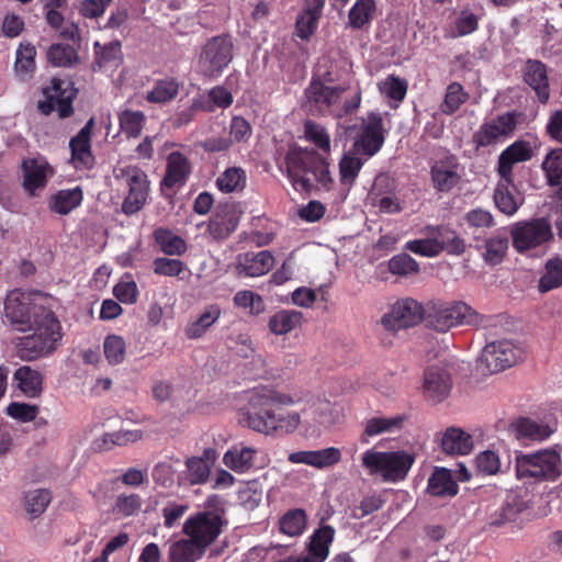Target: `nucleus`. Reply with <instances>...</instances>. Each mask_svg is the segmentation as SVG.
<instances>
[{
    "label": "nucleus",
    "mask_w": 562,
    "mask_h": 562,
    "mask_svg": "<svg viewBox=\"0 0 562 562\" xmlns=\"http://www.w3.org/2000/svg\"><path fill=\"white\" fill-rule=\"evenodd\" d=\"M384 140L385 130L382 114L370 112L362 119L361 128L353 143V150L356 154L372 157L382 148Z\"/></svg>",
    "instance_id": "12"
},
{
    "label": "nucleus",
    "mask_w": 562,
    "mask_h": 562,
    "mask_svg": "<svg viewBox=\"0 0 562 562\" xmlns=\"http://www.w3.org/2000/svg\"><path fill=\"white\" fill-rule=\"evenodd\" d=\"M441 448L447 454L465 456L473 449V440L462 429L450 427L442 435Z\"/></svg>",
    "instance_id": "36"
},
{
    "label": "nucleus",
    "mask_w": 562,
    "mask_h": 562,
    "mask_svg": "<svg viewBox=\"0 0 562 562\" xmlns=\"http://www.w3.org/2000/svg\"><path fill=\"white\" fill-rule=\"evenodd\" d=\"M485 260L491 265H498L508 250V238L506 236H493L485 244Z\"/></svg>",
    "instance_id": "58"
},
{
    "label": "nucleus",
    "mask_w": 562,
    "mask_h": 562,
    "mask_svg": "<svg viewBox=\"0 0 562 562\" xmlns=\"http://www.w3.org/2000/svg\"><path fill=\"white\" fill-rule=\"evenodd\" d=\"M541 167L547 183L551 187L559 188L558 195L562 201V148H557L548 153Z\"/></svg>",
    "instance_id": "41"
},
{
    "label": "nucleus",
    "mask_w": 562,
    "mask_h": 562,
    "mask_svg": "<svg viewBox=\"0 0 562 562\" xmlns=\"http://www.w3.org/2000/svg\"><path fill=\"white\" fill-rule=\"evenodd\" d=\"M258 450L243 442L233 445L223 456V463L236 473H246L255 467Z\"/></svg>",
    "instance_id": "26"
},
{
    "label": "nucleus",
    "mask_w": 562,
    "mask_h": 562,
    "mask_svg": "<svg viewBox=\"0 0 562 562\" xmlns=\"http://www.w3.org/2000/svg\"><path fill=\"white\" fill-rule=\"evenodd\" d=\"M22 170L23 188L31 196H35L37 190L43 189L48 178L53 175L52 167L42 156L24 159Z\"/></svg>",
    "instance_id": "21"
},
{
    "label": "nucleus",
    "mask_w": 562,
    "mask_h": 562,
    "mask_svg": "<svg viewBox=\"0 0 562 562\" xmlns=\"http://www.w3.org/2000/svg\"><path fill=\"white\" fill-rule=\"evenodd\" d=\"M425 315V311L417 301L404 299L397 301L391 311L381 318V325L385 330L396 333L401 329L416 326Z\"/></svg>",
    "instance_id": "14"
},
{
    "label": "nucleus",
    "mask_w": 562,
    "mask_h": 562,
    "mask_svg": "<svg viewBox=\"0 0 562 562\" xmlns=\"http://www.w3.org/2000/svg\"><path fill=\"white\" fill-rule=\"evenodd\" d=\"M46 56L52 66L68 67L70 65V46L60 43L52 44Z\"/></svg>",
    "instance_id": "64"
},
{
    "label": "nucleus",
    "mask_w": 562,
    "mask_h": 562,
    "mask_svg": "<svg viewBox=\"0 0 562 562\" xmlns=\"http://www.w3.org/2000/svg\"><path fill=\"white\" fill-rule=\"evenodd\" d=\"M143 431L139 429L105 432L97 445L101 450H110L116 446L123 447L136 442L143 438Z\"/></svg>",
    "instance_id": "45"
},
{
    "label": "nucleus",
    "mask_w": 562,
    "mask_h": 562,
    "mask_svg": "<svg viewBox=\"0 0 562 562\" xmlns=\"http://www.w3.org/2000/svg\"><path fill=\"white\" fill-rule=\"evenodd\" d=\"M274 265V258L269 250L246 252L237 256L236 270L239 277L259 278L269 272Z\"/></svg>",
    "instance_id": "23"
},
{
    "label": "nucleus",
    "mask_w": 562,
    "mask_h": 562,
    "mask_svg": "<svg viewBox=\"0 0 562 562\" xmlns=\"http://www.w3.org/2000/svg\"><path fill=\"white\" fill-rule=\"evenodd\" d=\"M521 357V351L509 340L487 344L480 357V366L484 373H498L514 366Z\"/></svg>",
    "instance_id": "11"
},
{
    "label": "nucleus",
    "mask_w": 562,
    "mask_h": 562,
    "mask_svg": "<svg viewBox=\"0 0 562 562\" xmlns=\"http://www.w3.org/2000/svg\"><path fill=\"white\" fill-rule=\"evenodd\" d=\"M376 13L375 0H356L348 12L347 26L352 30L368 29Z\"/></svg>",
    "instance_id": "38"
},
{
    "label": "nucleus",
    "mask_w": 562,
    "mask_h": 562,
    "mask_svg": "<svg viewBox=\"0 0 562 562\" xmlns=\"http://www.w3.org/2000/svg\"><path fill=\"white\" fill-rule=\"evenodd\" d=\"M234 58V43L229 35L209 38L196 54L194 71L204 80L220 78Z\"/></svg>",
    "instance_id": "5"
},
{
    "label": "nucleus",
    "mask_w": 562,
    "mask_h": 562,
    "mask_svg": "<svg viewBox=\"0 0 562 562\" xmlns=\"http://www.w3.org/2000/svg\"><path fill=\"white\" fill-rule=\"evenodd\" d=\"M304 137L306 138V140L313 143L321 150L329 153L330 136L323 125L314 121L307 120L304 123Z\"/></svg>",
    "instance_id": "54"
},
{
    "label": "nucleus",
    "mask_w": 562,
    "mask_h": 562,
    "mask_svg": "<svg viewBox=\"0 0 562 562\" xmlns=\"http://www.w3.org/2000/svg\"><path fill=\"white\" fill-rule=\"evenodd\" d=\"M524 78L526 83L533 89L539 101L546 103L550 97L546 66L539 60H528L524 71Z\"/></svg>",
    "instance_id": "29"
},
{
    "label": "nucleus",
    "mask_w": 562,
    "mask_h": 562,
    "mask_svg": "<svg viewBox=\"0 0 562 562\" xmlns=\"http://www.w3.org/2000/svg\"><path fill=\"white\" fill-rule=\"evenodd\" d=\"M515 436L519 440L542 441L551 436L553 429L543 423L528 417H520L512 424Z\"/></svg>",
    "instance_id": "34"
},
{
    "label": "nucleus",
    "mask_w": 562,
    "mask_h": 562,
    "mask_svg": "<svg viewBox=\"0 0 562 562\" xmlns=\"http://www.w3.org/2000/svg\"><path fill=\"white\" fill-rule=\"evenodd\" d=\"M533 155L528 142L517 140L508 146L498 157V173L506 181H510L513 166L516 162L529 160Z\"/></svg>",
    "instance_id": "25"
},
{
    "label": "nucleus",
    "mask_w": 562,
    "mask_h": 562,
    "mask_svg": "<svg viewBox=\"0 0 562 562\" xmlns=\"http://www.w3.org/2000/svg\"><path fill=\"white\" fill-rule=\"evenodd\" d=\"M518 116L519 114L516 112H507L485 121L473 134V143L476 148L488 147L504 142L514 133Z\"/></svg>",
    "instance_id": "13"
},
{
    "label": "nucleus",
    "mask_w": 562,
    "mask_h": 562,
    "mask_svg": "<svg viewBox=\"0 0 562 562\" xmlns=\"http://www.w3.org/2000/svg\"><path fill=\"white\" fill-rule=\"evenodd\" d=\"M380 93L389 99L392 108H397L407 93V81L394 75L387 76L378 83Z\"/></svg>",
    "instance_id": "42"
},
{
    "label": "nucleus",
    "mask_w": 562,
    "mask_h": 562,
    "mask_svg": "<svg viewBox=\"0 0 562 562\" xmlns=\"http://www.w3.org/2000/svg\"><path fill=\"white\" fill-rule=\"evenodd\" d=\"M405 422L404 415L392 417H373L367 420L364 430L360 437L362 443L369 442V437L378 436L383 432H391L402 429Z\"/></svg>",
    "instance_id": "39"
},
{
    "label": "nucleus",
    "mask_w": 562,
    "mask_h": 562,
    "mask_svg": "<svg viewBox=\"0 0 562 562\" xmlns=\"http://www.w3.org/2000/svg\"><path fill=\"white\" fill-rule=\"evenodd\" d=\"M188 481L191 485L203 484L207 481L211 468L203 458L191 457L186 460Z\"/></svg>",
    "instance_id": "57"
},
{
    "label": "nucleus",
    "mask_w": 562,
    "mask_h": 562,
    "mask_svg": "<svg viewBox=\"0 0 562 562\" xmlns=\"http://www.w3.org/2000/svg\"><path fill=\"white\" fill-rule=\"evenodd\" d=\"M94 117H90L85 126L72 136V168L79 177H89L97 160L91 149V137L94 128Z\"/></svg>",
    "instance_id": "15"
},
{
    "label": "nucleus",
    "mask_w": 562,
    "mask_h": 562,
    "mask_svg": "<svg viewBox=\"0 0 562 562\" xmlns=\"http://www.w3.org/2000/svg\"><path fill=\"white\" fill-rule=\"evenodd\" d=\"M234 304L247 311L252 316H258L266 310V304L261 295L252 291H239L234 296Z\"/></svg>",
    "instance_id": "53"
},
{
    "label": "nucleus",
    "mask_w": 562,
    "mask_h": 562,
    "mask_svg": "<svg viewBox=\"0 0 562 562\" xmlns=\"http://www.w3.org/2000/svg\"><path fill=\"white\" fill-rule=\"evenodd\" d=\"M335 529L329 526H322L311 537L308 554L305 557L308 562H324L329 554V544L333 542Z\"/></svg>",
    "instance_id": "32"
},
{
    "label": "nucleus",
    "mask_w": 562,
    "mask_h": 562,
    "mask_svg": "<svg viewBox=\"0 0 562 562\" xmlns=\"http://www.w3.org/2000/svg\"><path fill=\"white\" fill-rule=\"evenodd\" d=\"M191 164L180 151H172L167 157L166 172L160 182L161 190H179L189 179Z\"/></svg>",
    "instance_id": "22"
},
{
    "label": "nucleus",
    "mask_w": 562,
    "mask_h": 562,
    "mask_svg": "<svg viewBox=\"0 0 562 562\" xmlns=\"http://www.w3.org/2000/svg\"><path fill=\"white\" fill-rule=\"evenodd\" d=\"M247 403L240 409V423L261 434L270 435L277 431L294 432L301 416L296 412L279 414L278 408L292 406L301 401L300 396L283 393L270 386L255 387L246 395Z\"/></svg>",
    "instance_id": "2"
},
{
    "label": "nucleus",
    "mask_w": 562,
    "mask_h": 562,
    "mask_svg": "<svg viewBox=\"0 0 562 562\" xmlns=\"http://www.w3.org/2000/svg\"><path fill=\"white\" fill-rule=\"evenodd\" d=\"M387 267L393 276L400 278H413L419 271L418 262L407 254L393 256Z\"/></svg>",
    "instance_id": "50"
},
{
    "label": "nucleus",
    "mask_w": 562,
    "mask_h": 562,
    "mask_svg": "<svg viewBox=\"0 0 562 562\" xmlns=\"http://www.w3.org/2000/svg\"><path fill=\"white\" fill-rule=\"evenodd\" d=\"M38 413V405L23 402H11L5 407V414L20 423H30L35 420Z\"/></svg>",
    "instance_id": "59"
},
{
    "label": "nucleus",
    "mask_w": 562,
    "mask_h": 562,
    "mask_svg": "<svg viewBox=\"0 0 562 562\" xmlns=\"http://www.w3.org/2000/svg\"><path fill=\"white\" fill-rule=\"evenodd\" d=\"M52 496L47 490H34L30 491L24 496V507L27 514L32 518L42 515L48 504L50 503Z\"/></svg>",
    "instance_id": "52"
},
{
    "label": "nucleus",
    "mask_w": 562,
    "mask_h": 562,
    "mask_svg": "<svg viewBox=\"0 0 562 562\" xmlns=\"http://www.w3.org/2000/svg\"><path fill=\"white\" fill-rule=\"evenodd\" d=\"M305 106L314 114H334L337 117L357 110L361 103L359 88L334 86L330 78L313 76L304 90Z\"/></svg>",
    "instance_id": "3"
},
{
    "label": "nucleus",
    "mask_w": 562,
    "mask_h": 562,
    "mask_svg": "<svg viewBox=\"0 0 562 562\" xmlns=\"http://www.w3.org/2000/svg\"><path fill=\"white\" fill-rule=\"evenodd\" d=\"M237 227V218L232 206L225 205L216 210L209 223V232L215 239L228 237Z\"/></svg>",
    "instance_id": "31"
},
{
    "label": "nucleus",
    "mask_w": 562,
    "mask_h": 562,
    "mask_svg": "<svg viewBox=\"0 0 562 562\" xmlns=\"http://www.w3.org/2000/svg\"><path fill=\"white\" fill-rule=\"evenodd\" d=\"M424 234V238L408 240L404 249L423 257H436L443 251L442 243L439 240V237H442L441 227L427 226Z\"/></svg>",
    "instance_id": "27"
},
{
    "label": "nucleus",
    "mask_w": 562,
    "mask_h": 562,
    "mask_svg": "<svg viewBox=\"0 0 562 562\" xmlns=\"http://www.w3.org/2000/svg\"><path fill=\"white\" fill-rule=\"evenodd\" d=\"M518 479L557 481L562 475V459L554 449H543L533 453H518L515 459Z\"/></svg>",
    "instance_id": "7"
},
{
    "label": "nucleus",
    "mask_w": 562,
    "mask_h": 562,
    "mask_svg": "<svg viewBox=\"0 0 562 562\" xmlns=\"http://www.w3.org/2000/svg\"><path fill=\"white\" fill-rule=\"evenodd\" d=\"M207 97L212 104H203V110L210 112L214 111L216 108L227 109L234 101L232 92L223 86H216L210 89Z\"/></svg>",
    "instance_id": "61"
},
{
    "label": "nucleus",
    "mask_w": 562,
    "mask_h": 562,
    "mask_svg": "<svg viewBox=\"0 0 562 562\" xmlns=\"http://www.w3.org/2000/svg\"><path fill=\"white\" fill-rule=\"evenodd\" d=\"M223 520L213 512H199L187 518L182 531L204 552L222 532Z\"/></svg>",
    "instance_id": "10"
},
{
    "label": "nucleus",
    "mask_w": 562,
    "mask_h": 562,
    "mask_svg": "<svg viewBox=\"0 0 562 562\" xmlns=\"http://www.w3.org/2000/svg\"><path fill=\"white\" fill-rule=\"evenodd\" d=\"M510 237L514 249L519 254H526L551 241L553 232L548 218L538 217L513 224Z\"/></svg>",
    "instance_id": "9"
},
{
    "label": "nucleus",
    "mask_w": 562,
    "mask_h": 562,
    "mask_svg": "<svg viewBox=\"0 0 562 562\" xmlns=\"http://www.w3.org/2000/svg\"><path fill=\"white\" fill-rule=\"evenodd\" d=\"M415 462V456L405 450L374 451L362 454V465L370 474H381L384 482L403 481Z\"/></svg>",
    "instance_id": "6"
},
{
    "label": "nucleus",
    "mask_w": 562,
    "mask_h": 562,
    "mask_svg": "<svg viewBox=\"0 0 562 562\" xmlns=\"http://www.w3.org/2000/svg\"><path fill=\"white\" fill-rule=\"evenodd\" d=\"M430 177L437 191L449 192L461 181V166L454 156H446L434 161Z\"/></svg>",
    "instance_id": "19"
},
{
    "label": "nucleus",
    "mask_w": 562,
    "mask_h": 562,
    "mask_svg": "<svg viewBox=\"0 0 562 562\" xmlns=\"http://www.w3.org/2000/svg\"><path fill=\"white\" fill-rule=\"evenodd\" d=\"M16 387L29 398H38L43 393V374L30 366H22L13 373Z\"/></svg>",
    "instance_id": "28"
},
{
    "label": "nucleus",
    "mask_w": 562,
    "mask_h": 562,
    "mask_svg": "<svg viewBox=\"0 0 562 562\" xmlns=\"http://www.w3.org/2000/svg\"><path fill=\"white\" fill-rule=\"evenodd\" d=\"M427 492L435 497H453L458 494L459 486L450 470L436 468L428 479Z\"/></svg>",
    "instance_id": "30"
},
{
    "label": "nucleus",
    "mask_w": 562,
    "mask_h": 562,
    "mask_svg": "<svg viewBox=\"0 0 562 562\" xmlns=\"http://www.w3.org/2000/svg\"><path fill=\"white\" fill-rule=\"evenodd\" d=\"M247 183V176L240 167L225 169L216 179V186L224 193L243 191Z\"/></svg>",
    "instance_id": "44"
},
{
    "label": "nucleus",
    "mask_w": 562,
    "mask_h": 562,
    "mask_svg": "<svg viewBox=\"0 0 562 562\" xmlns=\"http://www.w3.org/2000/svg\"><path fill=\"white\" fill-rule=\"evenodd\" d=\"M204 551L189 537L172 542L168 549L169 562H196L203 555Z\"/></svg>",
    "instance_id": "40"
},
{
    "label": "nucleus",
    "mask_w": 562,
    "mask_h": 562,
    "mask_svg": "<svg viewBox=\"0 0 562 562\" xmlns=\"http://www.w3.org/2000/svg\"><path fill=\"white\" fill-rule=\"evenodd\" d=\"M528 508L524 497L516 492L506 493L499 504H495L486 515L485 527L499 529L515 522Z\"/></svg>",
    "instance_id": "16"
},
{
    "label": "nucleus",
    "mask_w": 562,
    "mask_h": 562,
    "mask_svg": "<svg viewBox=\"0 0 562 562\" xmlns=\"http://www.w3.org/2000/svg\"><path fill=\"white\" fill-rule=\"evenodd\" d=\"M358 155L359 154H356V151L347 153L344 155L339 162L341 183L348 188L353 184L359 175V171L364 164V161Z\"/></svg>",
    "instance_id": "47"
},
{
    "label": "nucleus",
    "mask_w": 562,
    "mask_h": 562,
    "mask_svg": "<svg viewBox=\"0 0 562 562\" xmlns=\"http://www.w3.org/2000/svg\"><path fill=\"white\" fill-rule=\"evenodd\" d=\"M482 321L483 317L463 302L434 304L426 315L428 326L439 333L456 326H479Z\"/></svg>",
    "instance_id": "8"
},
{
    "label": "nucleus",
    "mask_w": 562,
    "mask_h": 562,
    "mask_svg": "<svg viewBox=\"0 0 562 562\" xmlns=\"http://www.w3.org/2000/svg\"><path fill=\"white\" fill-rule=\"evenodd\" d=\"M103 350L110 364L122 363L126 352L125 340L119 335H109L104 339Z\"/></svg>",
    "instance_id": "56"
},
{
    "label": "nucleus",
    "mask_w": 562,
    "mask_h": 562,
    "mask_svg": "<svg viewBox=\"0 0 562 562\" xmlns=\"http://www.w3.org/2000/svg\"><path fill=\"white\" fill-rule=\"evenodd\" d=\"M306 524V515L303 509L289 510L280 519V530L282 533L295 537L303 532Z\"/></svg>",
    "instance_id": "55"
},
{
    "label": "nucleus",
    "mask_w": 562,
    "mask_h": 562,
    "mask_svg": "<svg viewBox=\"0 0 562 562\" xmlns=\"http://www.w3.org/2000/svg\"><path fill=\"white\" fill-rule=\"evenodd\" d=\"M156 243L167 255H181L187 249L186 241L169 229L158 228L154 232Z\"/></svg>",
    "instance_id": "46"
},
{
    "label": "nucleus",
    "mask_w": 562,
    "mask_h": 562,
    "mask_svg": "<svg viewBox=\"0 0 562 562\" xmlns=\"http://www.w3.org/2000/svg\"><path fill=\"white\" fill-rule=\"evenodd\" d=\"M222 310L217 304L207 305L204 311L193 321H190L184 335L188 339H199L218 321Z\"/></svg>",
    "instance_id": "33"
},
{
    "label": "nucleus",
    "mask_w": 562,
    "mask_h": 562,
    "mask_svg": "<svg viewBox=\"0 0 562 562\" xmlns=\"http://www.w3.org/2000/svg\"><path fill=\"white\" fill-rule=\"evenodd\" d=\"M177 469L170 460H164L156 463L151 471V477L155 484L170 488L175 484Z\"/></svg>",
    "instance_id": "60"
},
{
    "label": "nucleus",
    "mask_w": 562,
    "mask_h": 562,
    "mask_svg": "<svg viewBox=\"0 0 562 562\" xmlns=\"http://www.w3.org/2000/svg\"><path fill=\"white\" fill-rule=\"evenodd\" d=\"M69 82L53 78L49 86L43 88L44 100L38 101L37 108L41 113L48 115L54 111L64 119L70 115V91Z\"/></svg>",
    "instance_id": "17"
},
{
    "label": "nucleus",
    "mask_w": 562,
    "mask_h": 562,
    "mask_svg": "<svg viewBox=\"0 0 562 562\" xmlns=\"http://www.w3.org/2000/svg\"><path fill=\"white\" fill-rule=\"evenodd\" d=\"M313 467L325 469L337 464L341 459V452L336 447H329L322 450H312Z\"/></svg>",
    "instance_id": "62"
},
{
    "label": "nucleus",
    "mask_w": 562,
    "mask_h": 562,
    "mask_svg": "<svg viewBox=\"0 0 562 562\" xmlns=\"http://www.w3.org/2000/svg\"><path fill=\"white\" fill-rule=\"evenodd\" d=\"M469 94L460 83L451 82L446 89L443 101L440 104V111L443 114L451 115L467 102Z\"/></svg>",
    "instance_id": "48"
},
{
    "label": "nucleus",
    "mask_w": 562,
    "mask_h": 562,
    "mask_svg": "<svg viewBox=\"0 0 562 562\" xmlns=\"http://www.w3.org/2000/svg\"><path fill=\"white\" fill-rule=\"evenodd\" d=\"M494 201L502 213L512 216L518 211L524 199L517 193L512 180L506 182L502 178L495 189Z\"/></svg>",
    "instance_id": "35"
},
{
    "label": "nucleus",
    "mask_w": 562,
    "mask_h": 562,
    "mask_svg": "<svg viewBox=\"0 0 562 562\" xmlns=\"http://www.w3.org/2000/svg\"><path fill=\"white\" fill-rule=\"evenodd\" d=\"M113 179L117 188L125 192L122 211L126 215L139 212L145 206L150 192L147 173L136 165L117 162L113 168Z\"/></svg>",
    "instance_id": "4"
},
{
    "label": "nucleus",
    "mask_w": 562,
    "mask_h": 562,
    "mask_svg": "<svg viewBox=\"0 0 562 562\" xmlns=\"http://www.w3.org/2000/svg\"><path fill=\"white\" fill-rule=\"evenodd\" d=\"M36 48L30 43H21L16 49L14 69L21 80H29L35 70Z\"/></svg>",
    "instance_id": "43"
},
{
    "label": "nucleus",
    "mask_w": 562,
    "mask_h": 562,
    "mask_svg": "<svg viewBox=\"0 0 562 562\" xmlns=\"http://www.w3.org/2000/svg\"><path fill=\"white\" fill-rule=\"evenodd\" d=\"M55 300L41 291L12 290L4 301V316L19 331L33 334L14 340L16 356L34 361L49 356L61 340V326L53 307Z\"/></svg>",
    "instance_id": "1"
},
{
    "label": "nucleus",
    "mask_w": 562,
    "mask_h": 562,
    "mask_svg": "<svg viewBox=\"0 0 562 562\" xmlns=\"http://www.w3.org/2000/svg\"><path fill=\"white\" fill-rule=\"evenodd\" d=\"M179 91V83L175 79H164L156 82L147 93L146 99L151 103H166L171 101Z\"/></svg>",
    "instance_id": "51"
},
{
    "label": "nucleus",
    "mask_w": 562,
    "mask_h": 562,
    "mask_svg": "<svg viewBox=\"0 0 562 562\" xmlns=\"http://www.w3.org/2000/svg\"><path fill=\"white\" fill-rule=\"evenodd\" d=\"M304 315L296 310H280L268 322L269 330L277 336L291 333L304 322Z\"/></svg>",
    "instance_id": "37"
},
{
    "label": "nucleus",
    "mask_w": 562,
    "mask_h": 562,
    "mask_svg": "<svg viewBox=\"0 0 562 562\" xmlns=\"http://www.w3.org/2000/svg\"><path fill=\"white\" fill-rule=\"evenodd\" d=\"M424 392L434 402H442L450 393L452 379L446 366H429L424 373Z\"/></svg>",
    "instance_id": "20"
},
{
    "label": "nucleus",
    "mask_w": 562,
    "mask_h": 562,
    "mask_svg": "<svg viewBox=\"0 0 562 562\" xmlns=\"http://www.w3.org/2000/svg\"><path fill=\"white\" fill-rule=\"evenodd\" d=\"M142 507L138 494H121L116 497L114 509L124 517L136 514Z\"/></svg>",
    "instance_id": "63"
},
{
    "label": "nucleus",
    "mask_w": 562,
    "mask_h": 562,
    "mask_svg": "<svg viewBox=\"0 0 562 562\" xmlns=\"http://www.w3.org/2000/svg\"><path fill=\"white\" fill-rule=\"evenodd\" d=\"M119 123L126 137L136 138L144 128L145 115L140 111L124 110L119 114Z\"/></svg>",
    "instance_id": "49"
},
{
    "label": "nucleus",
    "mask_w": 562,
    "mask_h": 562,
    "mask_svg": "<svg viewBox=\"0 0 562 562\" xmlns=\"http://www.w3.org/2000/svg\"><path fill=\"white\" fill-rule=\"evenodd\" d=\"M314 154L308 150H292L286 155V176L296 191H308L312 180L307 176L312 172L311 162Z\"/></svg>",
    "instance_id": "18"
},
{
    "label": "nucleus",
    "mask_w": 562,
    "mask_h": 562,
    "mask_svg": "<svg viewBox=\"0 0 562 562\" xmlns=\"http://www.w3.org/2000/svg\"><path fill=\"white\" fill-rule=\"evenodd\" d=\"M326 0H304L302 11L295 23L296 35L302 40H308L317 30Z\"/></svg>",
    "instance_id": "24"
}]
</instances>
